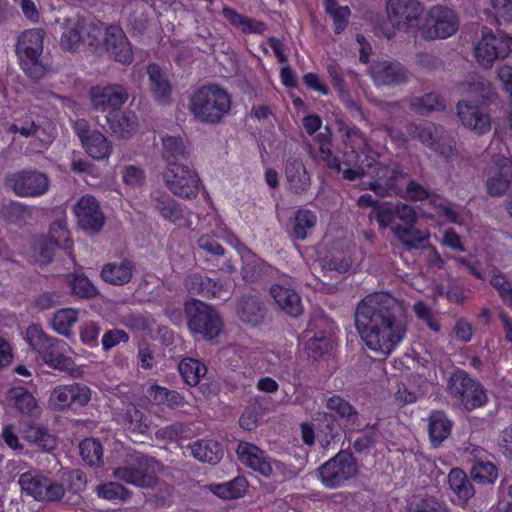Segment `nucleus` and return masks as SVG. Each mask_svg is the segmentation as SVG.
<instances>
[{"mask_svg": "<svg viewBox=\"0 0 512 512\" xmlns=\"http://www.w3.org/2000/svg\"><path fill=\"white\" fill-rule=\"evenodd\" d=\"M354 318L356 329L366 345L384 356L405 337L403 306L390 294L379 292L366 296L358 303Z\"/></svg>", "mask_w": 512, "mask_h": 512, "instance_id": "obj_1", "label": "nucleus"}, {"mask_svg": "<svg viewBox=\"0 0 512 512\" xmlns=\"http://www.w3.org/2000/svg\"><path fill=\"white\" fill-rule=\"evenodd\" d=\"M231 96L217 84L197 88L190 97L189 110L200 123L218 124L231 109Z\"/></svg>", "mask_w": 512, "mask_h": 512, "instance_id": "obj_2", "label": "nucleus"}, {"mask_svg": "<svg viewBox=\"0 0 512 512\" xmlns=\"http://www.w3.org/2000/svg\"><path fill=\"white\" fill-rule=\"evenodd\" d=\"M43 39L44 31L34 28L22 32L16 44L20 67L25 75L32 80L43 78L48 71L47 65L41 58Z\"/></svg>", "mask_w": 512, "mask_h": 512, "instance_id": "obj_3", "label": "nucleus"}, {"mask_svg": "<svg viewBox=\"0 0 512 512\" xmlns=\"http://www.w3.org/2000/svg\"><path fill=\"white\" fill-rule=\"evenodd\" d=\"M184 314L191 333L210 341L218 337L223 328L219 312L212 306L197 299L185 303Z\"/></svg>", "mask_w": 512, "mask_h": 512, "instance_id": "obj_4", "label": "nucleus"}, {"mask_svg": "<svg viewBox=\"0 0 512 512\" xmlns=\"http://www.w3.org/2000/svg\"><path fill=\"white\" fill-rule=\"evenodd\" d=\"M365 173L359 179L368 177L363 181L364 188H369L380 197L399 195L402 191L398 181L406 177V173L398 164L393 166L383 165L374 159L368 160Z\"/></svg>", "mask_w": 512, "mask_h": 512, "instance_id": "obj_5", "label": "nucleus"}, {"mask_svg": "<svg viewBox=\"0 0 512 512\" xmlns=\"http://www.w3.org/2000/svg\"><path fill=\"white\" fill-rule=\"evenodd\" d=\"M344 144V170L343 179L356 181L365 173L363 159L366 158V148L368 146L364 133L355 125L342 126Z\"/></svg>", "mask_w": 512, "mask_h": 512, "instance_id": "obj_6", "label": "nucleus"}, {"mask_svg": "<svg viewBox=\"0 0 512 512\" xmlns=\"http://www.w3.org/2000/svg\"><path fill=\"white\" fill-rule=\"evenodd\" d=\"M159 462L144 454L131 456L127 465L114 469L113 476L117 480L141 488H154L158 484L156 470Z\"/></svg>", "mask_w": 512, "mask_h": 512, "instance_id": "obj_7", "label": "nucleus"}, {"mask_svg": "<svg viewBox=\"0 0 512 512\" xmlns=\"http://www.w3.org/2000/svg\"><path fill=\"white\" fill-rule=\"evenodd\" d=\"M163 181L173 195L187 200L197 197L201 183L194 169L177 162L167 163L163 172Z\"/></svg>", "mask_w": 512, "mask_h": 512, "instance_id": "obj_8", "label": "nucleus"}, {"mask_svg": "<svg viewBox=\"0 0 512 512\" xmlns=\"http://www.w3.org/2000/svg\"><path fill=\"white\" fill-rule=\"evenodd\" d=\"M322 484L328 488L341 486L358 473V463L351 452L340 450L317 469Z\"/></svg>", "mask_w": 512, "mask_h": 512, "instance_id": "obj_9", "label": "nucleus"}, {"mask_svg": "<svg viewBox=\"0 0 512 512\" xmlns=\"http://www.w3.org/2000/svg\"><path fill=\"white\" fill-rule=\"evenodd\" d=\"M458 28L456 13L446 6L435 5L427 12L420 32L425 40L446 39L454 35Z\"/></svg>", "mask_w": 512, "mask_h": 512, "instance_id": "obj_10", "label": "nucleus"}, {"mask_svg": "<svg viewBox=\"0 0 512 512\" xmlns=\"http://www.w3.org/2000/svg\"><path fill=\"white\" fill-rule=\"evenodd\" d=\"M512 37L505 33L495 35L489 28L482 30L475 46V57L480 66L491 68L496 60L506 58L511 52Z\"/></svg>", "mask_w": 512, "mask_h": 512, "instance_id": "obj_11", "label": "nucleus"}, {"mask_svg": "<svg viewBox=\"0 0 512 512\" xmlns=\"http://www.w3.org/2000/svg\"><path fill=\"white\" fill-rule=\"evenodd\" d=\"M6 184L19 197L37 198L48 192L50 179L37 169H22L9 174Z\"/></svg>", "mask_w": 512, "mask_h": 512, "instance_id": "obj_12", "label": "nucleus"}, {"mask_svg": "<svg viewBox=\"0 0 512 512\" xmlns=\"http://www.w3.org/2000/svg\"><path fill=\"white\" fill-rule=\"evenodd\" d=\"M387 16L391 24L398 30L410 31L421 27L423 4L418 0H388Z\"/></svg>", "mask_w": 512, "mask_h": 512, "instance_id": "obj_13", "label": "nucleus"}, {"mask_svg": "<svg viewBox=\"0 0 512 512\" xmlns=\"http://www.w3.org/2000/svg\"><path fill=\"white\" fill-rule=\"evenodd\" d=\"M91 400V390L80 383L60 385L54 388L49 397V407L53 411H64L86 406Z\"/></svg>", "mask_w": 512, "mask_h": 512, "instance_id": "obj_14", "label": "nucleus"}, {"mask_svg": "<svg viewBox=\"0 0 512 512\" xmlns=\"http://www.w3.org/2000/svg\"><path fill=\"white\" fill-rule=\"evenodd\" d=\"M327 408L334 412L338 423L343 427L345 437L350 440L355 431H363L370 426L369 423L361 425L359 413L356 408L344 398L334 395L327 399Z\"/></svg>", "mask_w": 512, "mask_h": 512, "instance_id": "obj_15", "label": "nucleus"}, {"mask_svg": "<svg viewBox=\"0 0 512 512\" xmlns=\"http://www.w3.org/2000/svg\"><path fill=\"white\" fill-rule=\"evenodd\" d=\"M90 100L95 110L106 112L122 108L128 99L126 89L121 85L92 86Z\"/></svg>", "mask_w": 512, "mask_h": 512, "instance_id": "obj_16", "label": "nucleus"}, {"mask_svg": "<svg viewBox=\"0 0 512 512\" xmlns=\"http://www.w3.org/2000/svg\"><path fill=\"white\" fill-rule=\"evenodd\" d=\"M105 49L116 62L129 65L134 60L131 43L121 27L111 25L105 32Z\"/></svg>", "mask_w": 512, "mask_h": 512, "instance_id": "obj_17", "label": "nucleus"}, {"mask_svg": "<svg viewBox=\"0 0 512 512\" xmlns=\"http://www.w3.org/2000/svg\"><path fill=\"white\" fill-rule=\"evenodd\" d=\"M457 115L461 123L479 135L485 134L491 128V118L483 111L482 105L472 101H459Z\"/></svg>", "mask_w": 512, "mask_h": 512, "instance_id": "obj_18", "label": "nucleus"}, {"mask_svg": "<svg viewBox=\"0 0 512 512\" xmlns=\"http://www.w3.org/2000/svg\"><path fill=\"white\" fill-rule=\"evenodd\" d=\"M497 170L486 181L487 192L491 196L504 194L512 182V160L505 155L491 154Z\"/></svg>", "mask_w": 512, "mask_h": 512, "instance_id": "obj_19", "label": "nucleus"}, {"mask_svg": "<svg viewBox=\"0 0 512 512\" xmlns=\"http://www.w3.org/2000/svg\"><path fill=\"white\" fill-rule=\"evenodd\" d=\"M370 76L377 86H396L407 81L405 68L400 63L379 61L370 68Z\"/></svg>", "mask_w": 512, "mask_h": 512, "instance_id": "obj_20", "label": "nucleus"}, {"mask_svg": "<svg viewBox=\"0 0 512 512\" xmlns=\"http://www.w3.org/2000/svg\"><path fill=\"white\" fill-rule=\"evenodd\" d=\"M264 303L257 295L244 294L236 300V313L245 324L257 326L264 321Z\"/></svg>", "mask_w": 512, "mask_h": 512, "instance_id": "obj_21", "label": "nucleus"}, {"mask_svg": "<svg viewBox=\"0 0 512 512\" xmlns=\"http://www.w3.org/2000/svg\"><path fill=\"white\" fill-rule=\"evenodd\" d=\"M149 90L152 98L159 104L166 105L171 101L172 85L157 63H150L147 66Z\"/></svg>", "mask_w": 512, "mask_h": 512, "instance_id": "obj_22", "label": "nucleus"}, {"mask_svg": "<svg viewBox=\"0 0 512 512\" xmlns=\"http://www.w3.org/2000/svg\"><path fill=\"white\" fill-rule=\"evenodd\" d=\"M236 452L239 460L254 471L259 472L265 477H269L272 474L271 462L265 457L264 451L256 445L240 442Z\"/></svg>", "mask_w": 512, "mask_h": 512, "instance_id": "obj_23", "label": "nucleus"}, {"mask_svg": "<svg viewBox=\"0 0 512 512\" xmlns=\"http://www.w3.org/2000/svg\"><path fill=\"white\" fill-rule=\"evenodd\" d=\"M288 188L294 194L305 193L311 184L310 176L300 158L289 157L284 165Z\"/></svg>", "mask_w": 512, "mask_h": 512, "instance_id": "obj_24", "label": "nucleus"}, {"mask_svg": "<svg viewBox=\"0 0 512 512\" xmlns=\"http://www.w3.org/2000/svg\"><path fill=\"white\" fill-rule=\"evenodd\" d=\"M270 295L286 315L293 318L302 315L304 308L301 297L296 291L281 285H273L270 288Z\"/></svg>", "mask_w": 512, "mask_h": 512, "instance_id": "obj_25", "label": "nucleus"}, {"mask_svg": "<svg viewBox=\"0 0 512 512\" xmlns=\"http://www.w3.org/2000/svg\"><path fill=\"white\" fill-rule=\"evenodd\" d=\"M78 224H105V215L98 200L89 194L81 196L73 207Z\"/></svg>", "mask_w": 512, "mask_h": 512, "instance_id": "obj_26", "label": "nucleus"}, {"mask_svg": "<svg viewBox=\"0 0 512 512\" xmlns=\"http://www.w3.org/2000/svg\"><path fill=\"white\" fill-rule=\"evenodd\" d=\"M319 442L322 448L328 449L330 444L340 437L343 427L333 413L319 412L314 418Z\"/></svg>", "mask_w": 512, "mask_h": 512, "instance_id": "obj_27", "label": "nucleus"}, {"mask_svg": "<svg viewBox=\"0 0 512 512\" xmlns=\"http://www.w3.org/2000/svg\"><path fill=\"white\" fill-rule=\"evenodd\" d=\"M66 226H54L50 230V238L42 240L38 244L39 260L42 263H50L55 254V247L67 249L71 247Z\"/></svg>", "mask_w": 512, "mask_h": 512, "instance_id": "obj_28", "label": "nucleus"}, {"mask_svg": "<svg viewBox=\"0 0 512 512\" xmlns=\"http://www.w3.org/2000/svg\"><path fill=\"white\" fill-rule=\"evenodd\" d=\"M134 112H124L121 108L110 111L105 116L106 124L111 132L121 138L128 137L136 126Z\"/></svg>", "mask_w": 512, "mask_h": 512, "instance_id": "obj_29", "label": "nucleus"}, {"mask_svg": "<svg viewBox=\"0 0 512 512\" xmlns=\"http://www.w3.org/2000/svg\"><path fill=\"white\" fill-rule=\"evenodd\" d=\"M191 455L205 463L211 465L217 464L223 457V448L221 444L215 440L201 439L189 445Z\"/></svg>", "mask_w": 512, "mask_h": 512, "instance_id": "obj_30", "label": "nucleus"}, {"mask_svg": "<svg viewBox=\"0 0 512 512\" xmlns=\"http://www.w3.org/2000/svg\"><path fill=\"white\" fill-rule=\"evenodd\" d=\"M134 264L131 260L124 259L121 263H107L101 271L102 279L112 285H124L132 279Z\"/></svg>", "mask_w": 512, "mask_h": 512, "instance_id": "obj_31", "label": "nucleus"}, {"mask_svg": "<svg viewBox=\"0 0 512 512\" xmlns=\"http://www.w3.org/2000/svg\"><path fill=\"white\" fill-rule=\"evenodd\" d=\"M394 235L407 250L425 248L429 232L417 229L416 226H390Z\"/></svg>", "mask_w": 512, "mask_h": 512, "instance_id": "obj_32", "label": "nucleus"}, {"mask_svg": "<svg viewBox=\"0 0 512 512\" xmlns=\"http://www.w3.org/2000/svg\"><path fill=\"white\" fill-rule=\"evenodd\" d=\"M409 107L417 115L425 116L432 112L444 111L446 105L440 94L429 92L422 96L412 97L409 101Z\"/></svg>", "mask_w": 512, "mask_h": 512, "instance_id": "obj_33", "label": "nucleus"}, {"mask_svg": "<svg viewBox=\"0 0 512 512\" xmlns=\"http://www.w3.org/2000/svg\"><path fill=\"white\" fill-rule=\"evenodd\" d=\"M7 394L21 414L29 417L39 415L40 407L34 396L26 388L22 386L12 387Z\"/></svg>", "mask_w": 512, "mask_h": 512, "instance_id": "obj_34", "label": "nucleus"}, {"mask_svg": "<svg viewBox=\"0 0 512 512\" xmlns=\"http://www.w3.org/2000/svg\"><path fill=\"white\" fill-rule=\"evenodd\" d=\"M148 395L156 405H166L171 409L182 407L185 404L184 396L178 391L159 385H151L148 389Z\"/></svg>", "mask_w": 512, "mask_h": 512, "instance_id": "obj_35", "label": "nucleus"}, {"mask_svg": "<svg viewBox=\"0 0 512 512\" xmlns=\"http://www.w3.org/2000/svg\"><path fill=\"white\" fill-rule=\"evenodd\" d=\"M22 433L27 441L34 443L43 451L49 452L56 447V437L41 426L27 424Z\"/></svg>", "mask_w": 512, "mask_h": 512, "instance_id": "obj_36", "label": "nucleus"}, {"mask_svg": "<svg viewBox=\"0 0 512 512\" xmlns=\"http://www.w3.org/2000/svg\"><path fill=\"white\" fill-rule=\"evenodd\" d=\"M26 340L33 350L43 353L57 348L58 339L48 336L38 325H31L26 331Z\"/></svg>", "mask_w": 512, "mask_h": 512, "instance_id": "obj_37", "label": "nucleus"}, {"mask_svg": "<svg viewBox=\"0 0 512 512\" xmlns=\"http://www.w3.org/2000/svg\"><path fill=\"white\" fill-rule=\"evenodd\" d=\"M451 422L441 411L433 412L429 417V435L434 446L440 445L451 431Z\"/></svg>", "mask_w": 512, "mask_h": 512, "instance_id": "obj_38", "label": "nucleus"}, {"mask_svg": "<svg viewBox=\"0 0 512 512\" xmlns=\"http://www.w3.org/2000/svg\"><path fill=\"white\" fill-rule=\"evenodd\" d=\"M331 348L332 340L330 332L326 331L316 332L305 344L307 356L313 361H318L323 358Z\"/></svg>", "mask_w": 512, "mask_h": 512, "instance_id": "obj_39", "label": "nucleus"}, {"mask_svg": "<svg viewBox=\"0 0 512 512\" xmlns=\"http://www.w3.org/2000/svg\"><path fill=\"white\" fill-rule=\"evenodd\" d=\"M448 483L451 490L464 502L468 501L475 494V490L466 473L460 468L451 469L448 475Z\"/></svg>", "mask_w": 512, "mask_h": 512, "instance_id": "obj_40", "label": "nucleus"}, {"mask_svg": "<svg viewBox=\"0 0 512 512\" xmlns=\"http://www.w3.org/2000/svg\"><path fill=\"white\" fill-rule=\"evenodd\" d=\"M90 157L96 160L107 158L111 153V144L99 131L93 130L92 134L82 143Z\"/></svg>", "mask_w": 512, "mask_h": 512, "instance_id": "obj_41", "label": "nucleus"}, {"mask_svg": "<svg viewBox=\"0 0 512 512\" xmlns=\"http://www.w3.org/2000/svg\"><path fill=\"white\" fill-rule=\"evenodd\" d=\"M324 10L332 20L334 33L339 35L344 32L349 23L351 10L348 6H340L337 0H324Z\"/></svg>", "mask_w": 512, "mask_h": 512, "instance_id": "obj_42", "label": "nucleus"}, {"mask_svg": "<svg viewBox=\"0 0 512 512\" xmlns=\"http://www.w3.org/2000/svg\"><path fill=\"white\" fill-rule=\"evenodd\" d=\"M178 370L184 382L189 386H196L200 382L201 377L207 372L206 366L193 358L181 360Z\"/></svg>", "mask_w": 512, "mask_h": 512, "instance_id": "obj_43", "label": "nucleus"}, {"mask_svg": "<svg viewBox=\"0 0 512 512\" xmlns=\"http://www.w3.org/2000/svg\"><path fill=\"white\" fill-rule=\"evenodd\" d=\"M246 487V479L239 476L226 483L211 484L210 490L222 499H234L241 497L245 492Z\"/></svg>", "mask_w": 512, "mask_h": 512, "instance_id": "obj_44", "label": "nucleus"}, {"mask_svg": "<svg viewBox=\"0 0 512 512\" xmlns=\"http://www.w3.org/2000/svg\"><path fill=\"white\" fill-rule=\"evenodd\" d=\"M82 459L90 466H100L103 462V448L99 440L86 438L79 444Z\"/></svg>", "mask_w": 512, "mask_h": 512, "instance_id": "obj_45", "label": "nucleus"}, {"mask_svg": "<svg viewBox=\"0 0 512 512\" xmlns=\"http://www.w3.org/2000/svg\"><path fill=\"white\" fill-rule=\"evenodd\" d=\"M69 277L71 291L78 298L91 299L99 295L97 288L84 274H74Z\"/></svg>", "mask_w": 512, "mask_h": 512, "instance_id": "obj_46", "label": "nucleus"}, {"mask_svg": "<svg viewBox=\"0 0 512 512\" xmlns=\"http://www.w3.org/2000/svg\"><path fill=\"white\" fill-rule=\"evenodd\" d=\"M470 476L472 480L478 483L490 484L497 478V468L489 461L474 460Z\"/></svg>", "mask_w": 512, "mask_h": 512, "instance_id": "obj_47", "label": "nucleus"}, {"mask_svg": "<svg viewBox=\"0 0 512 512\" xmlns=\"http://www.w3.org/2000/svg\"><path fill=\"white\" fill-rule=\"evenodd\" d=\"M438 217L444 218L451 224H463L460 220L458 205L449 201H442L441 197L436 195L430 203Z\"/></svg>", "mask_w": 512, "mask_h": 512, "instance_id": "obj_48", "label": "nucleus"}, {"mask_svg": "<svg viewBox=\"0 0 512 512\" xmlns=\"http://www.w3.org/2000/svg\"><path fill=\"white\" fill-rule=\"evenodd\" d=\"M458 400L466 410H472L485 404L487 397L483 387L473 380L468 389L463 393V396H460Z\"/></svg>", "mask_w": 512, "mask_h": 512, "instance_id": "obj_49", "label": "nucleus"}, {"mask_svg": "<svg viewBox=\"0 0 512 512\" xmlns=\"http://www.w3.org/2000/svg\"><path fill=\"white\" fill-rule=\"evenodd\" d=\"M78 319V312L75 309H61L55 313L52 319L53 328L64 336H69L71 327Z\"/></svg>", "mask_w": 512, "mask_h": 512, "instance_id": "obj_50", "label": "nucleus"}, {"mask_svg": "<svg viewBox=\"0 0 512 512\" xmlns=\"http://www.w3.org/2000/svg\"><path fill=\"white\" fill-rule=\"evenodd\" d=\"M322 268L328 271L346 273L352 266V259L348 253L333 252L321 260Z\"/></svg>", "mask_w": 512, "mask_h": 512, "instance_id": "obj_51", "label": "nucleus"}, {"mask_svg": "<svg viewBox=\"0 0 512 512\" xmlns=\"http://www.w3.org/2000/svg\"><path fill=\"white\" fill-rule=\"evenodd\" d=\"M156 208L160 215L170 222H176L182 216L181 205L168 195H162L157 199Z\"/></svg>", "mask_w": 512, "mask_h": 512, "instance_id": "obj_52", "label": "nucleus"}, {"mask_svg": "<svg viewBox=\"0 0 512 512\" xmlns=\"http://www.w3.org/2000/svg\"><path fill=\"white\" fill-rule=\"evenodd\" d=\"M18 483L23 492H26L35 500H39L41 495L40 490H42L43 485L46 484V477L26 472L20 476Z\"/></svg>", "mask_w": 512, "mask_h": 512, "instance_id": "obj_53", "label": "nucleus"}, {"mask_svg": "<svg viewBox=\"0 0 512 512\" xmlns=\"http://www.w3.org/2000/svg\"><path fill=\"white\" fill-rule=\"evenodd\" d=\"M82 24L76 21L72 26H66L61 36L60 44L64 50L76 51L82 42Z\"/></svg>", "mask_w": 512, "mask_h": 512, "instance_id": "obj_54", "label": "nucleus"}, {"mask_svg": "<svg viewBox=\"0 0 512 512\" xmlns=\"http://www.w3.org/2000/svg\"><path fill=\"white\" fill-rule=\"evenodd\" d=\"M192 284L197 287L198 293L203 296L217 298L222 296L223 284L219 281H214L206 276L195 275L192 279Z\"/></svg>", "mask_w": 512, "mask_h": 512, "instance_id": "obj_55", "label": "nucleus"}, {"mask_svg": "<svg viewBox=\"0 0 512 512\" xmlns=\"http://www.w3.org/2000/svg\"><path fill=\"white\" fill-rule=\"evenodd\" d=\"M163 145V157L167 162H171L170 159H176L184 156L186 147L182 137L166 135L162 138Z\"/></svg>", "mask_w": 512, "mask_h": 512, "instance_id": "obj_56", "label": "nucleus"}, {"mask_svg": "<svg viewBox=\"0 0 512 512\" xmlns=\"http://www.w3.org/2000/svg\"><path fill=\"white\" fill-rule=\"evenodd\" d=\"M408 512H448L443 502L434 497H415L409 504Z\"/></svg>", "mask_w": 512, "mask_h": 512, "instance_id": "obj_57", "label": "nucleus"}, {"mask_svg": "<svg viewBox=\"0 0 512 512\" xmlns=\"http://www.w3.org/2000/svg\"><path fill=\"white\" fill-rule=\"evenodd\" d=\"M415 137L424 145L433 150H438L437 127L432 122L415 125Z\"/></svg>", "mask_w": 512, "mask_h": 512, "instance_id": "obj_58", "label": "nucleus"}, {"mask_svg": "<svg viewBox=\"0 0 512 512\" xmlns=\"http://www.w3.org/2000/svg\"><path fill=\"white\" fill-rule=\"evenodd\" d=\"M96 492L99 497L107 500L122 499L130 496L129 491L118 482H108L96 486Z\"/></svg>", "mask_w": 512, "mask_h": 512, "instance_id": "obj_59", "label": "nucleus"}, {"mask_svg": "<svg viewBox=\"0 0 512 512\" xmlns=\"http://www.w3.org/2000/svg\"><path fill=\"white\" fill-rule=\"evenodd\" d=\"M125 421L128 423V429L133 432L144 434L148 430V425L144 413L136 406L130 405L125 413Z\"/></svg>", "mask_w": 512, "mask_h": 512, "instance_id": "obj_60", "label": "nucleus"}, {"mask_svg": "<svg viewBox=\"0 0 512 512\" xmlns=\"http://www.w3.org/2000/svg\"><path fill=\"white\" fill-rule=\"evenodd\" d=\"M406 199L413 202H422L424 200H429L431 203V199L436 195L430 192L426 187L422 184L418 183L415 180H410L405 187L404 195Z\"/></svg>", "mask_w": 512, "mask_h": 512, "instance_id": "obj_61", "label": "nucleus"}, {"mask_svg": "<svg viewBox=\"0 0 512 512\" xmlns=\"http://www.w3.org/2000/svg\"><path fill=\"white\" fill-rule=\"evenodd\" d=\"M473 382L464 371H456L450 377L448 382V390L455 398L463 396V393L468 389L469 385Z\"/></svg>", "mask_w": 512, "mask_h": 512, "instance_id": "obj_62", "label": "nucleus"}, {"mask_svg": "<svg viewBox=\"0 0 512 512\" xmlns=\"http://www.w3.org/2000/svg\"><path fill=\"white\" fill-rule=\"evenodd\" d=\"M319 155L321 160L325 163L328 169L337 174H339L340 172L343 173L344 169H342V164L344 163L341 162L340 159L333 154L331 149V142L325 141L320 143Z\"/></svg>", "mask_w": 512, "mask_h": 512, "instance_id": "obj_63", "label": "nucleus"}, {"mask_svg": "<svg viewBox=\"0 0 512 512\" xmlns=\"http://www.w3.org/2000/svg\"><path fill=\"white\" fill-rule=\"evenodd\" d=\"M44 362L51 368L68 371L71 369L73 361L71 358L58 352L57 348H53L43 356Z\"/></svg>", "mask_w": 512, "mask_h": 512, "instance_id": "obj_64", "label": "nucleus"}]
</instances>
